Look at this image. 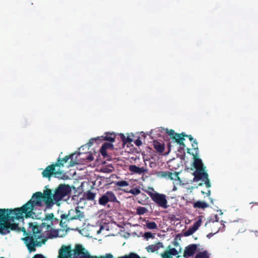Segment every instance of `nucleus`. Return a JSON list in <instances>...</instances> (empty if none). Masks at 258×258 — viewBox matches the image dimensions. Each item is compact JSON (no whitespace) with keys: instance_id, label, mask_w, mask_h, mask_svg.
Segmentation results:
<instances>
[{"instance_id":"1","label":"nucleus","mask_w":258,"mask_h":258,"mask_svg":"<svg viewBox=\"0 0 258 258\" xmlns=\"http://www.w3.org/2000/svg\"><path fill=\"white\" fill-rule=\"evenodd\" d=\"M52 196V190L48 188L44 190L43 194L39 191L36 192L33 195L30 200L18 209V210L19 212H24L26 218H30L32 215L35 214L33 212L34 207H41L43 202H44L47 208L52 207L54 205Z\"/></svg>"},{"instance_id":"2","label":"nucleus","mask_w":258,"mask_h":258,"mask_svg":"<svg viewBox=\"0 0 258 258\" xmlns=\"http://www.w3.org/2000/svg\"><path fill=\"white\" fill-rule=\"evenodd\" d=\"M29 228L28 231L23 228L22 231L24 235L26 236L22 238L28 251L30 252L36 251V247H40L43 244H45L46 239L42 236L41 228L45 226V223H42L40 226H38L36 222L29 223Z\"/></svg>"},{"instance_id":"3","label":"nucleus","mask_w":258,"mask_h":258,"mask_svg":"<svg viewBox=\"0 0 258 258\" xmlns=\"http://www.w3.org/2000/svg\"><path fill=\"white\" fill-rule=\"evenodd\" d=\"M0 209V234L6 235L11 230L19 229L18 224L11 223L10 222L14 221L15 219H23L24 212H19L18 209Z\"/></svg>"},{"instance_id":"4","label":"nucleus","mask_w":258,"mask_h":258,"mask_svg":"<svg viewBox=\"0 0 258 258\" xmlns=\"http://www.w3.org/2000/svg\"><path fill=\"white\" fill-rule=\"evenodd\" d=\"M66 258H113V255L107 253L99 257L91 256L82 244H76L73 248L70 245L66 246Z\"/></svg>"},{"instance_id":"5","label":"nucleus","mask_w":258,"mask_h":258,"mask_svg":"<svg viewBox=\"0 0 258 258\" xmlns=\"http://www.w3.org/2000/svg\"><path fill=\"white\" fill-rule=\"evenodd\" d=\"M85 148V146H82L78 151L72 154L69 157L66 156V166L70 167L76 164H85L93 161L94 159L93 155L89 152H84Z\"/></svg>"},{"instance_id":"6","label":"nucleus","mask_w":258,"mask_h":258,"mask_svg":"<svg viewBox=\"0 0 258 258\" xmlns=\"http://www.w3.org/2000/svg\"><path fill=\"white\" fill-rule=\"evenodd\" d=\"M64 158H58L56 162L47 166L42 173L43 177L50 178L52 175L56 178L64 179V173L60 168L63 166Z\"/></svg>"},{"instance_id":"7","label":"nucleus","mask_w":258,"mask_h":258,"mask_svg":"<svg viewBox=\"0 0 258 258\" xmlns=\"http://www.w3.org/2000/svg\"><path fill=\"white\" fill-rule=\"evenodd\" d=\"M194 164L195 167L197 169V171L195 172L196 174V177L202 180L207 187H210L211 183L208 178V174L204 169V166L201 159L195 158Z\"/></svg>"},{"instance_id":"8","label":"nucleus","mask_w":258,"mask_h":258,"mask_svg":"<svg viewBox=\"0 0 258 258\" xmlns=\"http://www.w3.org/2000/svg\"><path fill=\"white\" fill-rule=\"evenodd\" d=\"M164 132L167 134L171 138L172 141L176 143L177 145L180 146L179 148L181 149H183L185 147L183 142L185 140L184 135L183 134H178L175 133L174 131L172 130H168L167 128H163Z\"/></svg>"},{"instance_id":"9","label":"nucleus","mask_w":258,"mask_h":258,"mask_svg":"<svg viewBox=\"0 0 258 258\" xmlns=\"http://www.w3.org/2000/svg\"><path fill=\"white\" fill-rule=\"evenodd\" d=\"M151 198L159 206L164 209L167 208V201L165 195L158 192H153L151 194Z\"/></svg>"},{"instance_id":"10","label":"nucleus","mask_w":258,"mask_h":258,"mask_svg":"<svg viewBox=\"0 0 258 258\" xmlns=\"http://www.w3.org/2000/svg\"><path fill=\"white\" fill-rule=\"evenodd\" d=\"M64 197V184H60L54 190V194H52V199L54 204L57 206L60 205V201Z\"/></svg>"},{"instance_id":"11","label":"nucleus","mask_w":258,"mask_h":258,"mask_svg":"<svg viewBox=\"0 0 258 258\" xmlns=\"http://www.w3.org/2000/svg\"><path fill=\"white\" fill-rule=\"evenodd\" d=\"M117 199L114 194L111 191H108L104 194L99 200L101 205H105L108 202H117Z\"/></svg>"},{"instance_id":"12","label":"nucleus","mask_w":258,"mask_h":258,"mask_svg":"<svg viewBox=\"0 0 258 258\" xmlns=\"http://www.w3.org/2000/svg\"><path fill=\"white\" fill-rule=\"evenodd\" d=\"M106 226H104L100 224H98L95 226H89L88 229L91 232V236L98 235L100 234H102L103 235H106V231L108 229L106 228Z\"/></svg>"},{"instance_id":"13","label":"nucleus","mask_w":258,"mask_h":258,"mask_svg":"<svg viewBox=\"0 0 258 258\" xmlns=\"http://www.w3.org/2000/svg\"><path fill=\"white\" fill-rule=\"evenodd\" d=\"M128 170L131 174H137L139 175L144 174L148 172V169L145 166H137L135 165H131L128 167Z\"/></svg>"},{"instance_id":"14","label":"nucleus","mask_w":258,"mask_h":258,"mask_svg":"<svg viewBox=\"0 0 258 258\" xmlns=\"http://www.w3.org/2000/svg\"><path fill=\"white\" fill-rule=\"evenodd\" d=\"M202 216H199L198 220L196 221L194 224L190 227H189L184 233L185 236H189L195 233L201 226L202 223Z\"/></svg>"},{"instance_id":"15","label":"nucleus","mask_w":258,"mask_h":258,"mask_svg":"<svg viewBox=\"0 0 258 258\" xmlns=\"http://www.w3.org/2000/svg\"><path fill=\"white\" fill-rule=\"evenodd\" d=\"M116 135V134L114 132L105 133L102 136L100 137V141H107L110 143H112L115 141Z\"/></svg>"},{"instance_id":"16","label":"nucleus","mask_w":258,"mask_h":258,"mask_svg":"<svg viewBox=\"0 0 258 258\" xmlns=\"http://www.w3.org/2000/svg\"><path fill=\"white\" fill-rule=\"evenodd\" d=\"M197 246L196 244H191L187 246L184 250V256L185 257L192 256L196 251Z\"/></svg>"},{"instance_id":"17","label":"nucleus","mask_w":258,"mask_h":258,"mask_svg":"<svg viewBox=\"0 0 258 258\" xmlns=\"http://www.w3.org/2000/svg\"><path fill=\"white\" fill-rule=\"evenodd\" d=\"M47 230H50V236L51 237H63V229L51 230L50 225H47Z\"/></svg>"},{"instance_id":"18","label":"nucleus","mask_w":258,"mask_h":258,"mask_svg":"<svg viewBox=\"0 0 258 258\" xmlns=\"http://www.w3.org/2000/svg\"><path fill=\"white\" fill-rule=\"evenodd\" d=\"M113 148V145L110 143H105L103 144L100 149V153L104 157L107 156L106 150Z\"/></svg>"},{"instance_id":"19","label":"nucleus","mask_w":258,"mask_h":258,"mask_svg":"<svg viewBox=\"0 0 258 258\" xmlns=\"http://www.w3.org/2000/svg\"><path fill=\"white\" fill-rule=\"evenodd\" d=\"M153 146L158 152L162 153L164 151V145L161 141H154L153 142Z\"/></svg>"},{"instance_id":"20","label":"nucleus","mask_w":258,"mask_h":258,"mask_svg":"<svg viewBox=\"0 0 258 258\" xmlns=\"http://www.w3.org/2000/svg\"><path fill=\"white\" fill-rule=\"evenodd\" d=\"M163 247V244L161 242H158L155 244H152L147 247L146 249L148 252H155L158 250L160 247Z\"/></svg>"},{"instance_id":"21","label":"nucleus","mask_w":258,"mask_h":258,"mask_svg":"<svg viewBox=\"0 0 258 258\" xmlns=\"http://www.w3.org/2000/svg\"><path fill=\"white\" fill-rule=\"evenodd\" d=\"M121 140L122 141L123 144H125L126 143H130L133 142V139L131 138V137H133V135L132 136L129 135L127 134V136H125L123 134H118Z\"/></svg>"},{"instance_id":"22","label":"nucleus","mask_w":258,"mask_h":258,"mask_svg":"<svg viewBox=\"0 0 258 258\" xmlns=\"http://www.w3.org/2000/svg\"><path fill=\"white\" fill-rule=\"evenodd\" d=\"M194 207L204 209L209 207V205L204 201H198L194 203Z\"/></svg>"},{"instance_id":"23","label":"nucleus","mask_w":258,"mask_h":258,"mask_svg":"<svg viewBox=\"0 0 258 258\" xmlns=\"http://www.w3.org/2000/svg\"><path fill=\"white\" fill-rule=\"evenodd\" d=\"M144 221L145 222V226L148 229L154 230L158 228V226L155 222H152L146 220H144Z\"/></svg>"},{"instance_id":"24","label":"nucleus","mask_w":258,"mask_h":258,"mask_svg":"<svg viewBox=\"0 0 258 258\" xmlns=\"http://www.w3.org/2000/svg\"><path fill=\"white\" fill-rule=\"evenodd\" d=\"M96 194L91 191H88L84 194V198L89 201H93L95 199Z\"/></svg>"},{"instance_id":"25","label":"nucleus","mask_w":258,"mask_h":258,"mask_svg":"<svg viewBox=\"0 0 258 258\" xmlns=\"http://www.w3.org/2000/svg\"><path fill=\"white\" fill-rule=\"evenodd\" d=\"M130 180H119L115 181L114 184L117 187H126L130 185Z\"/></svg>"},{"instance_id":"26","label":"nucleus","mask_w":258,"mask_h":258,"mask_svg":"<svg viewBox=\"0 0 258 258\" xmlns=\"http://www.w3.org/2000/svg\"><path fill=\"white\" fill-rule=\"evenodd\" d=\"M97 141H100V137H97L96 138L91 139L89 140V142L87 144L84 145L83 146H85V148H87V150H88L89 148L91 147L94 143L95 142Z\"/></svg>"},{"instance_id":"27","label":"nucleus","mask_w":258,"mask_h":258,"mask_svg":"<svg viewBox=\"0 0 258 258\" xmlns=\"http://www.w3.org/2000/svg\"><path fill=\"white\" fill-rule=\"evenodd\" d=\"M60 217L61 218V220L60 222H59L58 219L53 217V220L51 221V224L52 225L55 223H57V224L59 223L60 226L63 228V226L62 225H63L62 220L63 219H64V214H61Z\"/></svg>"},{"instance_id":"28","label":"nucleus","mask_w":258,"mask_h":258,"mask_svg":"<svg viewBox=\"0 0 258 258\" xmlns=\"http://www.w3.org/2000/svg\"><path fill=\"white\" fill-rule=\"evenodd\" d=\"M209 254L207 251H204L199 252L195 258H209Z\"/></svg>"},{"instance_id":"29","label":"nucleus","mask_w":258,"mask_h":258,"mask_svg":"<svg viewBox=\"0 0 258 258\" xmlns=\"http://www.w3.org/2000/svg\"><path fill=\"white\" fill-rule=\"evenodd\" d=\"M168 177L170 179L175 180L176 184H178V182H180L179 178L176 173H169Z\"/></svg>"},{"instance_id":"30","label":"nucleus","mask_w":258,"mask_h":258,"mask_svg":"<svg viewBox=\"0 0 258 258\" xmlns=\"http://www.w3.org/2000/svg\"><path fill=\"white\" fill-rule=\"evenodd\" d=\"M148 212V210L145 207H139L137 208V213L138 215H143Z\"/></svg>"},{"instance_id":"31","label":"nucleus","mask_w":258,"mask_h":258,"mask_svg":"<svg viewBox=\"0 0 258 258\" xmlns=\"http://www.w3.org/2000/svg\"><path fill=\"white\" fill-rule=\"evenodd\" d=\"M143 236L145 238V239H146V240H148L150 238H152V239L154 238L155 235V234L152 233L150 232H147L144 233V235Z\"/></svg>"},{"instance_id":"32","label":"nucleus","mask_w":258,"mask_h":258,"mask_svg":"<svg viewBox=\"0 0 258 258\" xmlns=\"http://www.w3.org/2000/svg\"><path fill=\"white\" fill-rule=\"evenodd\" d=\"M57 258H64V245H62L58 253Z\"/></svg>"},{"instance_id":"33","label":"nucleus","mask_w":258,"mask_h":258,"mask_svg":"<svg viewBox=\"0 0 258 258\" xmlns=\"http://www.w3.org/2000/svg\"><path fill=\"white\" fill-rule=\"evenodd\" d=\"M125 191L126 192L132 194L134 195H138L139 194H140V192H141V190L139 188H135L132 189L130 190L129 191L125 190Z\"/></svg>"},{"instance_id":"34","label":"nucleus","mask_w":258,"mask_h":258,"mask_svg":"<svg viewBox=\"0 0 258 258\" xmlns=\"http://www.w3.org/2000/svg\"><path fill=\"white\" fill-rule=\"evenodd\" d=\"M167 250L172 256L176 255L178 253V250L175 248H170Z\"/></svg>"},{"instance_id":"35","label":"nucleus","mask_w":258,"mask_h":258,"mask_svg":"<svg viewBox=\"0 0 258 258\" xmlns=\"http://www.w3.org/2000/svg\"><path fill=\"white\" fill-rule=\"evenodd\" d=\"M225 221L221 220L220 221L221 226L219 228L218 230L214 234L217 233L219 231H224V228L225 227Z\"/></svg>"},{"instance_id":"36","label":"nucleus","mask_w":258,"mask_h":258,"mask_svg":"<svg viewBox=\"0 0 258 258\" xmlns=\"http://www.w3.org/2000/svg\"><path fill=\"white\" fill-rule=\"evenodd\" d=\"M162 258H172V255L167 250L162 254Z\"/></svg>"},{"instance_id":"37","label":"nucleus","mask_w":258,"mask_h":258,"mask_svg":"<svg viewBox=\"0 0 258 258\" xmlns=\"http://www.w3.org/2000/svg\"><path fill=\"white\" fill-rule=\"evenodd\" d=\"M72 189L71 186L66 185V197L71 193Z\"/></svg>"},{"instance_id":"38","label":"nucleus","mask_w":258,"mask_h":258,"mask_svg":"<svg viewBox=\"0 0 258 258\" xmlns=\"http://www.w3.org/2000/svg\"><path fill=\"white\" fill-rule=\"evenodd\" d=\"M54 215L53 213L49 214L46 215L45 219L46 220H53Z\"/></svg>"},{"instance_id":"39","label":"nucleus","mask_w":258,"mask_h":258,"mask_svg":"<svg viewBox=\"0 0 258 258\" xmlns=\"http://www.w3.org/2000/svg\"><path fill=\"white\" fill-rule=\"evenodd\" d=\"M102 170L104 172L109 173V172H111L112 171V170H113V167L109 166L108 168L104 167V168H103Z\"/></svg>"},{"instance_id":"40","label":"nucleus","mask_w":258,"mask_h":258,"mask_svg":"<svg viewBox=\"0 0 258 258\" xmlns=\"http://www.w3.org/2000/svg\"><path fill=\"white\" fill-rule=\"evenodd\" d=\"M148 194L149 195V196L151 197V194L153 192H157L155 191L154 189L152 187H149L147 191Z\"/></svg>"},{"instance_id":"41","label":"nucleus","mask_w":258,"mask_h":258,"mask_svg":"<svg viewBox=\"0 0 258 258\" xmlns=\"http://www.w3.org/2000/svg\"><path fill=\"white\" fill-rule=\"evenodd\" d=\"M135 144L136 146H140L142 144V142L140 139H137L135 141Z\"/></svg>"},{"instance_id":"42","label":"nucleus","mask_w":258,"mask_h":258,"mask_svg":"<svg viewBox=\"0 0 258 258\" xmlns=\"http://www.w3.org/2000/svg\"><path fill=\"white\" fill-rule=\"evenodd\" d=\"M32 258H46V257L41 254H36L34 255Z\"/></svg>"},{"instance_id":"43","label":"nucleus","mask_w":258,"mask_h":258,"mask_svg":"<svg viewBox=\"0 0 258 258\" xmlns=\"http://www.w3.org/2000/svg\"><path fill=\"white\" fill-rule=\"evenodd\" d=\"M70 230H78V227H76V228H74L71 229L69 227H68L67 225H66V232H67L69 231Z\"/></svg>"},{"instance_id":"44","label":"nucleus","mask_w":258,"mask_h":258,"mask_svg":"<svg viewBox=\"0 0 258 258\" xmlns=\"http://www.w3.org/2000/svg\"><path fill=\"white\" fill-rule=\"evenodd\" d=\"M149 165L151 168L154 167L156 166V163L153 161H149Z\"/></svg>"},{"instance_id":"45","label":"nucleus","mask_w":258,"mask_h":258,"mask_svg":"<svg viewBox=\"0 0 258 258\" xmlns=\"http://www.w3.org/2000/svg\"><path fill=\"white\" fill-rule=\"evenodd\" d=\"M219 221V218L217 215L215 216V219L212 221L213 223H214L215 222H218Z\"/></svg>"},{"instance_id":"46","label":"nucleus","mask_w":258,"mask_h":258,"mask_svg":"<svg viewBox=\"0 0 258 258\" xmlns=\"http://www.w3.org/2000/svg\"><path fill=\"white\" fill-rule=\"evenodd\" d=\"M214 234H213L212 233H210L208 234L207 236L208 238H210L212 236H213Z\"/></svg>"},{"instance_id":"47","label":"nucleus","mask_w":258,"mask_h":258,"mask_svg":"<svg viewBox=\"0 0 258 258\" xmlns=\"http://www.w3.org/2000/svg\"><path fill=\"white\" fill-rule=\"evenodd\" d=\"M187 137H188L190 141H192L193 140V138L191 137V136H186Z\"/></svg>"},{"instance_id":"48","label":"nucleus","mask_w":258,"mask_h":258,"mask_svg":"<svg viewBox=\"0 0 258 258\" xmlns=\"http://www.w3.org/2000/svg\"><path fill=\"white\" fill-rule=\"evenodd\" d=\"M210 192H210V190H208V191H207V195L208 196H209L210 195Z\"/></svg>"},{"instance_id":"49","label":"nucleus","mask_w":258,"mask_h":258,"mask_svg":"<svg viewBox=\"0 0 258 258\" xmlns=\"http://www.w3.org/2000/svg\"><path fill=\"white\" fill-rule=\"evenodd\" d=\"M176 189H177V188H176V187L175 186V185H174L172 190H173V191H175V190H176Z\"/></svg>"},{"instance_id":"50","label":"nucleus","mask_w":258,"mask_h":258,"mask_svg":"<svg viewBox=\"0 0 258 258\" xmlns=\"http://www.w3.org/2000/svg\"><path fill=\"white\" fill-rule=\"evenodd\" d=\"M144 161L145 165L146 166L147 165V162H146L148 161V160L144 159Z\"/></svg>"},{"instance_id":"51","label":"nucleus","mask_w":258,"mask_h":258,"mask_svg":"<svg viewBox=\"0 0 258 258\" xmlns=\"http://www.w3.org/2000/svg\"><path fill=\"white\" fill-rule=\"evenodd\" d=\"M219 211H220V214H221V215H223V212H222V211H221V210H220Z\"/></svg>"},{"instance_id":"52","label":"nucleus","mask_w":258,"mask_h":258,"mask_svg":"<svg viewBox=\"0 0 258 258\" xmlns=\"http://www.w3.org/2000/svg\"><path fill=\"white\" fill-rule=\"evenodd\" d=\"M80 217V216H78V217H75L74 218H73V219H77L78 218H79Z\"/></svg>"},{"instance_id":"53","label":"nucleus","mask_w":258,"mask_h":258,"mask_svg":"<svg viewBox=\"0 0 258 258\" xmlns=\"http://www.w3.org/2000/svg\"><path fill=\"white\" fill-rule=\"evenodd\" d=\"M162 128H159L158 130H162L161 131V132H163V131L164 132V131L163 130H162Z\"/></svg>"},{"instance_id":"54","label":"nucleus","mask_w":258,"mask_h":258,"mask_svg":"<svg viewBox=\"0 0 258 258\" xmlns=\"http://www.w3.org/2000/svg\"><path fill=\"white\" fill-rule=\"evenodd\" d=\"M172 140H171V142H170V144H171V143H172ZM173 143H176V144H177L176 143H175V142H173Z\"/></svg>"},{"instance_id":"55","label":"nucleus","mask_w":258,"mask_h":258,"mask_svg":"<svg viewBox=\"0 0 258 258\" xmlns=\"http://www.w3.org/2000/svg\"><path fill=\"white\" fill-rule=\"evenodd\" d=\"M172 140H171V142H170V144H171V143H172ZM173 143H176V144H177L176 143H175V142H173Z\"/></svg>"},{"instance_id":"56","label":"nucleus","mask_w":258,"mask_h":258,"mask_svg":"<svg viewBox=\"0 0 258 258\" xmlns=\"http://www.w3.org/2000/svg\"><path fill=\"white\" fill-rule=\"evenodd\" d=\"M171 147V144L169 145V148L170 149Z\"/></svg>"},{"instance_id":"57","label":"nucleus","mask_w":258,"mask_h":258,"mask_svg":"<svg viewBox=\"0 0 258 258\" xmlns=\"http://www.w3.org/2000/svg\"><path fill=\"white\" fill-rule=\"evenodd\" d=\"M74 211H71V213H74Z\"/></svg>"},{"instance_id":"58","label":"nucleus","mask_w":258,"mask_h":258,"mask_svg":"<svg viewBox=\"0 0 258 258\" xmlns=\"http://www.w3.org/2000/svg\"><path fill=\"white\" fill-rule=\"evenodd\" d=\"M178 249H179V251L180 250V248L179 247Z\"/></svg>"}]
</instances>
